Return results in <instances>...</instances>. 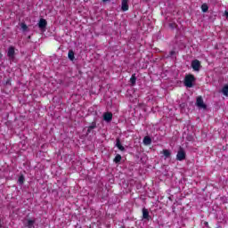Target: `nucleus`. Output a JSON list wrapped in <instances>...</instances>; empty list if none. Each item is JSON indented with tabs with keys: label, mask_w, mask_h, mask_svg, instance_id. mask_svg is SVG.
Masks as SVG:
<instances>
[{
	"label": "nucleus",
	"mask_w": 228,
	"mask_h": 228,
	"mask_svg": "<svg viewBox=\"0 0 228 228\" xmlns=\"http://www.w3.org/2000/svg\"><path fill=\"white\" fill-rule=\"evenodd\" d=\"M18 182L20 183V184H24V176H20Z\"/></svg>",
	"instance_id": "nucleus-20"
},
{
	"label": "nucleus",
	"mask_w": 228,
	"mask_h": 228,
	"mask_svg": "<svg viewBox=\"0 0 228 228\" xmlns=\"http://www.w3.org/2000/svg\"><path fill=\"white\" fill-rule=\"evenodd\" d=\"M94 127H95L94 126H89V129H94Z\"/></svg>",
	"instance_id": "nucleus-23"
},
{
	"label": "nucleus",
	"mask_w": 228,
	"mask_h": 228,
	"mask_svg": "<svg viewBox=\"0 0 228 228\" xmlns=\"http://www.w3.org/2000/svg\"><path fill=\"white\" fill-rule=\"evenodd\" d=\"M108 1H110V0H103V3H108Z\"/></svg>",
	"instance_id": "nucleus-24"
},
{
	"label": "nucleus",
	"mask_w": 228,
	"mask_h": 228,
	"mask_svg": "<svg viewBox=\"0 0 228 228\" xmlns=\"http://www.w3.org/2000/svg\"><path fill=\"white\" fill-rule=\"evenodd\" d=\"M191 67L195 72H199L200 70V61L194 60L191 61Z\"/></svg>",
	"instance_id": "nucleus-4"
},
{
	"label": "nucleus",
	"mask_w": 228,
	"mask_h": 228,
	"mask_svg": "<svg viewBox=\"0 0 228 228\" xmlns=\"http://www.w3.org/2000/svg\"><path fill=\"white\" fill-rule=\"evenodd\" d=\"M130 83L132 85H136V74H133L131 78H130Z\"/></svg>",
	"instance_id": "nucleus-15"
},
{
	"label": "nucleus",
	"mask_w": 228,
	"mask_h": 228,
	"mask_svg": "<svg viewBox=\"0 0 228 228\" xmlns=\"http://www.w3.org/2000/svg\"><path fill=\"white\" fill-rule=\"evenodd\" d=\"M3 58V54L0 53V59Z\"/></svg>",
	"instance_id": "nucleus-25"
},
{
	"label": "nucleus",
	"mask_w": 228,
	"mask_h": 228,
	"mask_svg": "<svg viewBox=\"0 0 228 228\" xmlns=\"http://www.w3.org/2000/svg\"><path fill=\"white\" fill-rule=\"evenodd\" d=\"M127 3L128 0H123L121 3V10L123 12H127V10H129V4Z\"/></svg>",
	"instance_id": "nucleus-6"
},
{
	"label": "nucleus",
	"mask_w": 228,
	"mask_h": 228,
	"mask_svg": "<svg viewBox=\"0 0 228 228\" xmlns=\"http://www.w3.org/2000/svg\"><path fill=\"white\" fill-rule=\"evenodd\" d=\"M175 54V51H171L170 52V56L172 57V56H174Z\"/></svg>",
	"instance_id": "nucleus-21"
},
{
	"label": "nucleus",
	"mask_w": 228,
	"mask_h": 228,
	"mask_svg": "<svg viewBox=\"0 0 228 228\" xmlns=\"http://www.w3.org/2000/svg\"><path fill=\"white\" fill-rule=\"evenodd\" d=\"M20 27L22 31H28V25H26V23H21Z\"/></svg>",
	"instance_id": "nucleus-18"
},
{
	"label": "nucleus",
	"mask_w": 228,
	"mask_h": 228,
	"mask_svg": "<svg viewBox=\"0 0 228 228\" xmlns=\"http://www.w3.org/2000/svg\"><path fill=\"white\" fill-rule=\"evenodd\" d=\"M162 154L165 157V159H167V158H170V156H172V152H170L169 150H163Z\"/></svg>",
	"instance_id": "nucleus-10"
},
{
	"label": "nucleus",
	"mask_w": 228,
	"mask_h": 228,
	"mask_svg": "<svg viewBox=\"0 0 228 228\" xmlns=\"http://www.w3.org/2000/svg\"><path fill=\"white\" fill-rule=\"evenodd\" d=\"M112 118H113V114H111V112H106L103 114V119L106 122H111Z\"/></svg>",
	"instance_id": "nucleus-7"
},
{
	"label": "nucleus",
	"mask_w": 228,
	"mask_h": 228,
	"mask_svg": "<svg viewBox=\"0 0 228 228\" xmlns=\"http://www.w3.org/2000/svg\"><path fill=\"white\" fill-rule=\"evenodd\" d=\"M7 56L9 58H13V56H15V48L13 46L9 47Z\"/></svg>",
	"instance_id": "nucleus-8"
},
{
	"label": "nucleus",
	"mask_w": 228,
	"mask_h": 228,
	"mask_svg": "<svg viewBox=\"0 0 228 228\" xmlns=\"http://www.w3.org/2000/svg\"><path fill=\"white\" fill-rule=\"evenodd\" d=\"M224 15H225L226 17H228V12H227V11H225Z\"/></svg>",
	"instance_id": "nucleus-22"
},
{
	"label": "nucleus",
	"mask_w": 228,
	"mask_h": 228,
	"mask_svg": "<svg viewBox=\"0 0 228 228\" xmlns=\"http://www.w3.org/2000/svg\"><path fill=\"white\" fill-rule=\"evenodd\" d=\"M116 147H118L119 151H126V148H124V146H122V143H120V139H117Z\"/></svg>",
	"instance_id": "nucleus-9"
},
{
	"label": "nucleus",
	"mask_w": 228,
	"mask_h": 228,
	"mask_svg": "<svg viewBox=\"0 0 228 228\" xmlns=\"http://www.w3.org/2000/svg\"><path fill=\"white\" fill-rule=\"evenodd\" d=\"M143 143L144 145H151V143H152V139H151L149 136H145L143 139Z\"/></svg>",
	"instance_id": "nucleus-11"
},
{
	"label": "nucleus",
	"mask_w": 228,
	"mask_h": 228,
	"mask_svg": "<svg viewBox=\"0 0 228 228\" xmlns=\"http://www.w3.org/2000/svg\"><path fill=\"white\" fill-rule=\"evenodd\" d=\"M121 159H122V156H120V155L118 154V155L115 157V159H114V163H120Z\"/></svg>",
	"instance_id": "nucleus-16"
},
{
	"label": "nucleus",
	"mask_w": 228,
	"mask_h": 228,
	"mask_svg": "<svg viewBox=\"0 0 228 228\" xmlns=\"http://www.w3.org/2000/svg\"><path fill=\"white\" fill-rule=\"evenodd\" d=\"M195 82V77L193 75H187L184 78V86H187V88L193 87V83Z\"/></svg>",
	"instance_id": "nucleus-1"
},
{
	"label": "nucleus",
	"mask_w": 228,
	"mask_h": 228,
	"mask_svg": "<svg viewBox=\"0 0 228 228\" xmlns=\"http://www.w3.org/2000/svg\"><path fill=\"white\" fill-rule=\"evenodd\" d=\"M33 224H35V220H28L27 223L28 227H33Z\"/></svg>",
	"instance_id": "nucleus-19"
},
{
	"label": "nucleus",
	"mask_w": 228,
	"mask_h": 228,
	"mask_svg": "<svg viewBox=\"0 0 228 228\" xmlns=\"http://www.w3.org/2000/svg\"><path fill=\"white\" fill-rule=\"evenodd\" d=\"M223 95H225V97H228V85H225L222 89Z\"/></svg>",
	"instance_id": "nucleus-13"
},
{
	"label": "nucleus",
	"mask_w": 228,
	"mask_h": 228,
	"mask_svg": "<svg viewBox=\"0 0 228 228\" xmlns=\"http://www.w3.org/2000/svg\"><path fill=\"white\" fill-rule=\"evenodd\" d=\"M68 57H69V60H70V61H74V51L72 50H69V53H68Z\"/></svg>",
	"instance_id": "nucleus-12"
},
{
	"label": "nucleus",
	"mask_w": 228,
	"mask_h": 228,
	"mask_svg": "<svg viewBox=\"0 0 228 228\" xmlns=\"http://www.w3.org/2000/svg\"><path fill=\"white\" fill-rule=\"evenodd\" d=\"M196 106L200 108L201 110H206V104L204 103V100L201 96H199L196 100Z\"/></svg>",
	"instance_id": "nucleus-3"
},
{
	"label": "nucleus",
	"mask_w": 228,
	"mask_h": 228,
	"mask_svg": "<svg viewBox=\"0 0 228 228\" xmlns=\"http://www.w3.org/2000/svg\"><path fill=\"white\" fill-rule=\"evenodd\" d=\"M142 217L145 219L149 218V210L147 208L142 209Z\"/></svg>",
	"instance_id": "nucleus-14"
},
{
	"label": "nucleus",
	"mask_w": 228,
	"mask_h": 228,
	"mask_svg": "<svg viewBox=\"0 0 228 228\" xmlns=\"http://www.w3.org/2000/svg\"><path fill=\"white\" fill-rule=\"evenodd\" d=\"M46 27H47V20H45V19H40L38 22L39 29H45Z\"/></svg>",
	"instance_id": "nucleus-5"
},
{
	"label": "nucleus",
	"mask_w": 228,
	"mask_h": 228,
	"mask_svg": "<svg viewBox=\"0 0 228 228\" xmlns=\"http://www.w3.org/2000/svg\"><path fill=\"white\" fill-rule=\"evenodd\" d=\"M176 159L177 161H183V159H186V152L184 150L180 149L176 154Z\"/></svg>",
	"instance_id": "nucleus-2"
},
{
	"label": "nucleus",
	"mask_w": 228,
	"mask_h": 228,
	"mask_svg": "<svg viewBox=\"0 0 228 228\" xmlns=\"http://www.w3.org/2000/svg\"><path fill=\"white\" fill-rule=\"evenodd\" d=\"M201 10H202V12H204V13H206V12H208V10H209V7H208V4H203L201 5Z\"/></svg>",
	"instance_id": "nucleus-17"
}]
</instances>
